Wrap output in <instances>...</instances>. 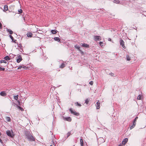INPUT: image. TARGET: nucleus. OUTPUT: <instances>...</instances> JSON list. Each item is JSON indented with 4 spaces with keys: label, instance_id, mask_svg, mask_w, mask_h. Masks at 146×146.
<instances>
[{
    "label": "nucleus",
    "instance_id": "24",
    "mask_svg": "<svg viewBox=\"0 0 146 146\" xmlns=\"http://www.w3.org/2000/svg\"><path fill=\"white\" fill-rule=\"evenodd\" d=\"M5 60H1L0 61V63H5V64H6L7 62L5 61Z\"/></svg>",
    "mask_w": 146,
    "mask_h": 146
},
{
    "label": "nucleus",
    "instance_id": "20",
    "mask_svg": "<svg viewBox=\"0 0 146 146\" xmlns=\"http://www.w3.org/2000/svg\"><path fill=\"white\" fill-rule=\"evenodd\" d=\"M54 39L56 41H57L58 42H59L60 41V39L58 37H55L54 38Z\"/></svg>",
    "mask_w": 146,
    "mask_h": 146
},
{
    "label": "nucleus",
    "instance_id": "49",
    "mask_svg": "<svg viewBox=\"0 0 146 146\" xmlns=\"http://www.w3.org/2000/svg\"><path fill=\"white\" fill-rule=\"evenodd\" d=\"M81 52L82 54H83V52L82 51H81Z\"/></svg>",
    "mask_w": 146,
    "mask_h": 146
},
{
    "label": "nucleus",
    "instance_id": "54",
    "mask_svg": "<svg viewBox=\"0 0 146 146\" xmlns=\"http://www.w3.org/2000/svg\"><path fill=\"white\" fill-rule=\"evenodd\" d=\"M0 139H1L0 138Z\"/></svg>",
    "mask_w": 146,
    "mask_h": 146
},
{
    "label": "nucleus",
    "instance_id": "16",
    "mask_svg": "<svg viewBox=\"0 0 146 146\" xmlns=\"http://www.w3.org/2000/svg\"><path fill=\"white\" fill-rule=\"evenodd\" d=\"M51 31L52 34H56L57 32V31L55 30H52Z\"/></svg>",
    "mask_w": 146,
    "mask_h": 146
},
{
    "label": "nucleus",
    "instance_id": "27",
    "mask_svg": "<svg viewBox=\"0 0 146 146\" xmlns=\"http://www.w3.org/2000/svg\"><path fill=\"white\" fill-rule=\"evenodd\" d=\"M126 59L128 61H129L131 60L129 56L128 55H127L126 56Z\"/></svg>",
    "mask_w": 146,
    "mask_h": 146
},
{
    "label": "nucleus",
    "instance_id": "48",
    "mask_svg": "<svg viewBox=\"0 0 146 146\" xmlns=\"http://www.w3.org/2000/svg\"><path fill=\"white\" fill-rule=\"evenodd\" d=\"M1 133L0 132V136H1Z\"/></svg>",
    "mask_w": 146,
    "mask_h": 146
},
{
    "label": "nucleus",
    "instance_id": "22",
    "mask_svg": "<svg viewBox=\"0 0 146 146\" xmlns=\"http://www.w3.org/2000/svg\"><path fill=\"white\" fill-rule=\"evenodd\" d=\"M65 66V64L64 63H62L60 66V68H63Z\"/></svg>",
    "mask_w": 146,
    "mask_h": 146
},
{
    "label": "nucleus",
    "instance_id": "40",
    "mask_svg": "<svg viewBox=\"0 0 146 146\" xmlns=\"http://www.w3.org/2000/svg\"><path fill=\"white\" fill-rule=\"evenodd\" d=\"M133 124L135 126V125L136 124V122L133 121Z\"/></svg>",
    "mask_w": 146,
    "mask_h": 146
},
{
    "label": "nucleus",
    "instance_id": "5",
    "mask_svg": "<svg viewBox=\"0 0 146 146\" xmlns=\"http://www.w3.org/2000/svg\"><path fill=\"white\" fill-rule=\"evenodd\" d=\"M18 58L17 59V62L18 63L20 62L22 60V57L20 55H18Z\"/></svg>",
    "mask_w": 146,
    "mask_h": 146
},
{
    "label": "nucleus",
    "instance_id": "23",
    "mask_svg": "<svg viewBox=\"0 0 146 146\" xmlns=\"http://www.w3.org/2000/svg\"><path fill=\"white\" fill-rule=\"evenodd\" d=\"M22 68L25 69L26 66H25L23 65H22V66H19L18 69H21Z\"/></svg>",
    "mask_w": 146,
    "mask_h": 146
},
{
    "label": "nucleus",
    "instance_id": "15",
    "mask_svg": "<svg viewBox=\"0 0 146 146\" xmlns=\"http://www.w3.org/2000/svg\"><path fill=\"white\" fill-rule=\"evenodd\" d=\"M28 37H31L32 36L33 34L31 33H28L27 34Z\"/></svg>",
    "mask_w": 146,
    "mask_h": 146
},
{
    "label": "nucleus",
    "instance_id": "14",
    "mask_svg": "<svg viewBox=\"0 0 146 146\" xmlns=\"http://www.w3.org/2000/svg\"><path fill=\"white\" fill-rule=\"evenodd\" d=\"M80 144L81 146H84V144H83V141L82 139V137H80Z\"/></svg>",
    "mask_w": 146,
    "mask_h": 146
},
{
    "label": "nucleus",
    "instance_id": "34",
    "mask_svg": "<svg viewBox=\"0 0 146 146\" xmlns=\"http://www.w3.org/2000/svg\"><path fill=\"white\" fill-rule=\"evenodd\" d=\"M5 70V68H4L1 67H0V71H4Z\"/></svg>",
    "mask_w": 146,
    "mask_h": 146
},
{
    "label": "nucleus",
    "instance_id": "39",
    "mask_svg": "<svg viewBox=\"0 0 146 146\" xmlns=\"http://www.w3.org/2000/svg\"><path fill=\"white\" fill-rule=\"evenodd\" d=\"M89 84L91 85H92L93 84V82L92 81H90V83H89Z\"/></svg>",
    "mask_w": 146,
    "mask_h": 146
},
{
    "label": "nucleus",
    "instance_id": "45",
    "mask_svg": "<svg viewBox=\"0 0 146 146\" xmlns=\"http://www.w3.org/2000/svg\"><path fill=\"white\" fill-rule=\"evenodd\" d=\"M133 121H134V122H136V121H137V120H136V119H134Z\"/></svg>",
    "mask_w": 146,
    "mask_h": 146
},
{
    "label": "nucleus",
    "instance_id": "7",
    "mask_svg": "<svg viewBox=\"0 0 146 146\" xmlns=\"http://www.w3.org/2000/svg\"><path fill=\"white\" fill-rule=\"evenodd\" d=\"M63 118L64 120H66L68 121H71L72 120V119L70 117H63Z\"/></svg>",
    "mask_w": 146,
    "mask_h": 146
},
{
    "label": "nucleus",
    "instance_id": "10",
    "mask_svg": "<svg viewBox=\"0 0 146 146\" xmlns=\"http://www.w3.org/2000/svg\"><path fill=\"white\" fill-rule=\"evenodd\" d=\"M0 94L3 96H5L6 95V94L4 91L1 92L0 93Z\"/></svg>",
    "mask_w": 146,
    "mask_h": 146
},
{
    "label": "nucleus",
    "instance_id": "30",
    "mask_svg": "<svg viewBox=\"0 0 146 146\" xmlns=\"http://www.w3.org/2000/svg\"><path fill=\"white\" fill-rule=\"evenodd\" d=\"M9 37L10 38L12 39V40L15 43H16L15 42V41H14L13 40V36L12 35H9Z\"/></svg>",
    "mask_w": 146,
    "mask_h": 146
},
{
    "label": "nucleus",
    "instance_id": "6",
    "mask_svg": "<svg viewBox=\"0 0 146 146\" xmlns=\"http://www.w3.org/2000/svg\"><path fill=\"white\" fill-rule=\"evenodd\" d=\"M94 38V40L96 41L97 40H101V37L100 36H95Z\"/></svg>",
    "mask_w": 146,
    "mask_h": 146
},
{
    "label": "nucleus",
    "instance_id": "46",
    "mask_svg": "<svg viewBox=\"0 0 146 146\" xmlns=\"http://www.w3.org/2000/svg\"><path fill=\"white\" fill-rule=\"evenodd\" d=\"M138 117H136L135 118V119H136L137 120V119H138Z\"/></svg>",
    "mask_w": 146,
    "mask_h": 146
},
{
    "label": "nucleus",
    "instance_id": "37",
    "mask_svg": "<svg viewBox=\"0 0 146 146\" xmlns=\"http://www.w3.org/2000/svg\"><path fill=\"white\" fill-rule=\"evenodd\" d=\"M110 75H111V76H114V75H115L113 73H110Z\"/></svg>",
    "mask_w": 146,
    "mask_h": 146
},
{
    "label": "nucleus",
    "instance_id": "53",
    "mask_svg": "<svg viewBox=\"0 0 146 146\" xmlns=\"http://www.w3.org/2000/svg\"><path fill=\"white\" fill-rule=\"evenodd\" d=\"M50 146H52V145H50Z\"/></svg>",
    "mask_w": 146,
    "mask_h": 146
},
{
    "label": "nucleus",
    "instance_id": "19",
    "mask_svg": "<svg viewBox=\"0 0 146 146\" xmlns=\"http://www.w3.org/2000/svg\"><path fill=\"white\" fill-rule=\"evenodd\" d=\"M15 56V55H14L12 53H10L9 54V57H11V58H14Z\"/></svg>",
    "mask_w": 146,
    "mask_h": 146
},
{
    "label": "nucleus",
    "instance_id": "38",
    "mask_svg": "<svg viewBox=\"0 0 146 146\" xmlns=\"http://www.w3.org/2000/svg\"><path fill=\"white\" fill-rule=\"evenodd\" d=\"M103 44V42H100V44L102 46H103V45L102 44Z\"/></svg>",
    "mask_w": 146,
    "mask_h": 146
},
{
    "label": "nucleus",
    "instance_id": "35",
    "mask_svg": "<svg viewBox=\"0 0 146 146\" xmlns=\"http://www.w3.org/2000/svg\"><path fill=\"white\" fill-rule=\"evenodd\" d=\"M71 133L70 132V131L69 132H68L67 134V138L70 135Z\"/></svg>",
    "mask_w": 146,
    "mask_h": 146
},
{
    "label": "nucleus",
    "instance_id": "12",
    "mask_svg": "<svg viewBox=\"0 0 146 146\" xmlns=\"http://www.w3.org/2000/svg\"><path fill=\"white\" fill-rule=\"evenodd\" d=\"M82 46L83 47H85L86 48H88L89 47V45L87 44H86L85 43H84L82 44Z\"/></svg>",
    "mask_w": 146,
    "mask_h": 146
},
{
    "label": "nucleus",
    "instance_id": "33",
    "mask_svg": "<svg viewBox=\"0 0 146 146\" xmlns=\"http://www.w3.org/2000/svg\"><path fill=\"white\" fill-rule=\"evenodd\" d=\"M18 12L19 14L21 13H22V10L21 9H20L18 10Z\"/></svg>",
    "mask_w": 146,
    "mask_h": 146
},
{
    "label": "nucleus",
    "instance_id": "36",
    "mask_svg": "<svg viewBox=\"0 0 146 146\" xmlns=\"http://www.w3.org/2000/svg\"><path fill=\"white\" fill-rule=\"evenodd\" d=\"M141 96L140 95H139L137 97V99L138 100H141Z\"/></svg>",
    "mask_w": 146,
    "mask_h": 146
},
{
    "label": "nucleus",
    "instance_id": "51",
    "mask_svg": "<svg viewBox=\"0 0 146 146\" xmlns=\"http://www.w3.org/2000/svg\"><path fill=\"white\" fill-rule=\"evenodd\" d=\"M118 146H121V145H119Z\"/></svg>",
    "mask_w": 146,
    "mask_h": 146
},
{
    "label": "nucleus",
    "instance_id": "32",
    "mask_svg": "<svg viewBox=\"0 0 146 146\" xmlns=\"http://www.w3.org/2000/svg\"><path fill=\"white\" fill-rule=\"evenodd\" d=\"M89 102V101L88 99H86L85 101V103H86L87 104H88Z\"/></svg>",
    "mask_w": 146,
    "mask_h": 146
},
{
    "label": "nucleus",
    "instance_id": "11",
    "mask_svg": "<svg viewBox=\"0 0 146 146\" xmlns=\"http://www.w3.org/2000/svg\"><path fill=\"white\" fill-rule=\"evenodd\" d=\"M6 31L7 32H8L10 35L12 34L13 33V32L12 31L7 28V29Z\"/></svg>",
    "mask_w": 146,
    "mask_h": 146
},
{
    "label": "nucleus",
    "instance_id": "8",
    "mask_svg": "<svg viewBox=\"0 0 146 146\" xmlns=\"http://www.w3.org/2000/svg\"><path fill=\"white\" fill-rule=\"evenodd\" d=\"M128 141V139L127 138H125L122 141V144L124 145H125L127 142Z\"/></svg>",
    "mask_w": 146,
    "mask_h": 146
},
{
    "label": "nucleus",
    "instance_id": "18",
    "mask_svg": "<svg viewBox=\"0 0 146 146\" xmlns=\"http://www.w3.org/2000/svg\"><path fill=\"white\" fill-rule=\"evenodd\" d=\"M8 9V6L7 5H5L4 6V11H7Z\"/></svg>",
    "mask_w": 146,
    "mask_h": 146
},
{
    "label": "nucleus",
    "instance_id": "26",
    "mask_svg": "<svg viewBox=\"0 0 146 146\" xmlns=\"http://www.w3.org/2000/svg\"><path fill=\"white\" fill-rule=\"evenodd\" d=\"M18 96H19L18 95H17L16 96H14V98L15 100H17L18 99Z\"/></svg>",
    "mask_w": 146,
    "mask_h": 146
},
{
    "label": "nucleus",
    "instance_id": "50",
    "mask_svg": "<svg viewBox=\"0 0 146 146\" xmlns=\"http://www.w3.org/2000/svg\"><path fill=\"white\" fill-rule=\"evenodd\" d=\"M1 66H2V65H1Z\"/></svg>",
    "mask_w": 146,
    "mask_h": 146
},
{
    "label": "nucleus",
    "instance_id": "3",
    "mask_svg": "<svg viewBox=\"0 0 146 146\" xmlns=\"http://www.w3.org/2000/svg\"><path fill=\"white\" fill-rule=\"evenodd\" d=\"M69 110L71 113L72 114L76 116H78L80 114L79 113L77 112L75 110L74 111L72 109V108H70L69 109Z\"/></svg>",
    "mask_w": 146,
    "mask_h": 146
},
{
    "label": "nucleus",
    "instance_id": "31",
    "mask_svg": "<svg viewBox=\"0 0 146 146\" xmlns=\"http://www.w3.org/2000/svg\"><path fill=\"white\" fill-rule=\"evenodd\" d=\"M135 126V125H134L133 124L130 126V129H131L133 128Z\"/></svg>",
    "mask_w": 146,
    "mask_h": 146
},
{
    "label": "nucleus",
    "instance_id": "52",
    "mask_svg": "<svg viewBox=\"0 0 146 146\" xmlns=\"http://www.w3.org/2000/svg\"><path fill=\"white\" fill-rule=\"evenodd\" d=\"M54 138H55V137L54 136Z\"/></svg>",
    "mask_w": 146,
    "mask_h": 146
},
{
    "label": "nucleus",
    "instance_id": "47",
    "mask_svg": "<svg viewBox=\"0 0 146 146\" xmlns=\"http://www.w3.org/2000/svg\"><path fill=\"white\" fill-rule=\"evenodd\" d=\"M108 40L109 41H111V39L110 38H109Z\"/></svg>",
    "mask_w": 146,
    "mask_h": 146
},
{
    "label": "nucleus",
    "instance_id": "29",
    "mask_svg": "<svg viewBox=\"0 0 146 146\" xmlns=\"http://www.w3.org/2000/svg\"><path fill=\"white\" fill-rule=\"evenodd\" d=\"M74 47H75V48H76L77 49H78L80 51H81V50H80V47L79 46H78L76 45Z\"/></svg>",
    "mask_w": 146,
    "mask_h": 146
},
{
    "label": "nucleus",
    "instance_id": "44",
    "mask_svg": "<svg viewBox=\"0 0 146 146\" xmlns=\"http://www.w3.org/2000/svg\"><path fill=\"white\" fill-rule=\"evenodd\" d=\"M0 142L2 143H3V142L2 141V140L1 139H0Z\"/></svg>",
    "mask_w": 146,
    "mask_h": 146
},
{
    "label": "nucleus",
    "instance_id": "41",
    "mask_svg": "<svg viewBox=\"0 0 146 146\" xmlns=\"http://www.w3.org/2000/svg\"><path fill=\"white\" fill-rule=\"evenodd\" d=\"M19 108H20V110H21V111H22L23 110V109L20 106H19Z\"/></svg>",
    "mask_w": 146,
    "mask_h": 146
},
{
    "label": "nucleus",
    "instance_id": "25",
    "mask_svg": "<svg viewBox=\"0 0 146 146\" xmlns=\"http://www.w3.org/2000/svg\"><path fill=\"white\" fill-rule=\"evenodd\" d=\"M75 104L76 106L80 107L81 106V105L78 102H76L75 103Z\"/></svg>",
    "mask_w": 146,
    "mask_h": 146
},
{
    "label": "nucleus",
    "instance_id": "2",
    "mask_svg": "<svg viewBox=\"0 0 146 146\" xmlns=\"http://www.w3.org/2000/svg\"><path fill=\"white\" fill-rule=\"evenodd\" d=\"M11 131L12 133L11 132V131L9 130H7L6 132V133L8 136L10 137H13L14 136V135L12 133V131Z\"/></svg>",
    "mask_w": 146,
    "mask_h": 146
},
{
    "label": "nucleus",
    "instance_id": "42",
    "mask_svg": "<svg viewBox=\"0 0 146 146\" xmlns=\"http://www.w3.org/2000/svg\"><path fill=\"white\" fill-rule=\"evenodd\" d=\"M39 32H38V33H40V34L42 33V31H41L40 30H39Z\"/></svg>",
    "mask_w": 146,
    "mask_h": 146
},
{
    "label": "nucleus",
    "instance_id": "9",
    "mask_svg": "<svg viewBox=\"0 0 146 146\" xmlns=\"http://www.w3.org/2000/svg\"><path fill=\"white\" fill-rule=\"evenodd\" d=\"M96 108L97 109H99L100 108V102H99V101H98L96 102Z\"/></svg>",
    "mask_w": 146,
    "mask_h": 146
},
{
    "label": "nucleus",
    "instance_id": "4",
    "mask_svg": "<svg viewBox=\"0 0 146 146\" xmlns=\"http://www.w3.org/2000/svg\"><path fill=\"white\" fill-rule=\"evenodd\" d=\"M120 44L121 46H122V47L124 48L125 49L126 47L124 45V42L123 40L121 39H120L119 41Z\"/></svg>",
    "mask_w": 146,
    "mask_h": 146
},
{
    "label": "nucleus",
    "instance_id": "28",
    "mask_svg": "<svg viewBox=\"0 0 146 146\" xmlns=\"http://www.w3.org/2000/svg\"><path fill=\"white\" fill-rule=\"evenodd\" d=\"M18 47L21 50H22V51H23V48H22V47L21 44H19L18 45Z\"/></svg>",
    "mask_w": 146,
    "mask_h": 146
},
{
    "label": "nucleus",
    "instance_id": "13",
    "mask_svg": "<svg viewBox=\"0 0 146 146\" xmlns=\"http://www.w3.org/2000/svg\"><path fill=\"white\" fill-rule=\"evenodd\" d=\"M3 59L6 60H9L10 59V58L9 56H6Z\"/></svg>",
    "mask_w": 146,
    "mask_h": 146
},
{
    "label": "nucleus",
    "instance_id": "1",
    "mask_svg": "<svg viewBox=\"0 0 146 146\" xmlns=\"http://www.w3.org/2000/svg\"><path fill=\"white\" fill-rule=\"evenodd\" d=\"M25 135L29 141H35V138L32 135L30 131H26L25 133Z\"/></svg>",
    "mask_w": 146,
    "mask_h": 146
},
{
    "label": "nucleus",
    "instance_id": "17",
    "mask_svg": "<svg viewBox=\"0 0 146 146\" xmlns=\"http://www.w3.org/2000/svg\"><path fill=\"white\" fill-rule=\"evenodd\" d=\"M5 119L8 122H9L11 121V119H10V118L9 117H6L5 118Z\"/></svg>",
    "mask_w": 146,
    "mask_h": 146
},
{
    "label": "nucleus",
    "instance_id": "43",
    "mask_svg": "<svg viewBox=\"0 0 146 146\" xmlns=\"http://www.w3.org/2000/svg\"><path fill=\"white\" fill-rule=\"evenodd\" d=\"M2 28V24L1 22H0V29H1Z\"/></svg>",
    "mask_w": 146,
    "mask_h": 146
},
{
    "label": "nucleus",
    "instance_id": "21",
    "mask_svg": "<svg viewBox=\"0 0 146 146\" xmlns=\"http://www.w3.org/2000/svg\"><path fill=\"white\" fill-rule=\"evenodd\" d=\"M113 2L116 4H119L120 3V1L119 0H114Z\"/></svg>",
    "mask_w": 146,
    "mask_h": 146
}]
</instances>
